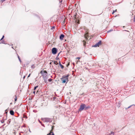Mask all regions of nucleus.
<instances>
[{
  "mask_svg": "<svg viewBox=\"0 0 135 135\" xmlns=\"http://www.w3.org/2000/svg\"><path fill=\"white\" fill-rule=\"evenodd\" d=\"M53 126H52V129H53Z\"/></svg>",
  "mask_w": 135,
  "mask_h": 135,
  "instance_id": "28",
  "label": "nucleus"
},
{
  "mask_svg": "<svg viewBox=\"0 0 135 135\" xmlns=\"http://www.w3.org/2000/svg\"><path fill=\"white\" fill-rule=\"evenodd\" d=\"M64 37V35L63 34H61L60 36V38L61 40H62Z\"/></svg>",
  "mask_w": 135,
  "mask_h": 135,
  "instance_id": "9",
  "label": "nucleus"
},
{
  "mask_svg": "<svg viewBox=\"0 0 135 135\" xmlns=\"http://www.w3.org/2000/svg\"><path fill=\"white\" fill-rule=\"evenodd\" d=\"M33 93H34V94H35V91H34L33 92Z\"/></svg>",
  "mask_w": 135,
  "mask_h": 135,
  "instance_id": "27",
  "label": "nucleus"
},
{
  "mask_svg": "<svg viewBox=\"0 0 135 135\" xmlns=\"http://www.w3.org/2000/svg\"><path fill=\"white\" fill-rule=\"evenodd\" d=\"M85 107V104H83L80 106V108L79 109V111H81L83 110L84 108Z\"/></svg>",
  "mask_w": 135,
  "mask_h": 135,
  "instance_id": "5",
  "label": "nucleus"
},
{
  "mask_svg": "<svg viewBox=\"0 0 135 135\" xmlns=\"http://www.w3.org/2000/svg\"><path fill=\"white\" fill-rule=\"evenodd\" d=\"M42 126H44V125H43V124H42Z\"/></svg>",
  "mask_w": 135,
  "mask_h": 135,
  "instance_id": "30",
  "label": "nucleus"
},
{
  "mask_svg": "<svg viewBox=\"0 0 135 135\" xmlns=\"http://www.w3.org/2000/svg\"><path fill=\"white\" fill-rule=\"evenodd\" d=\"M134 21L135 22V16L134 17Z\"/></svg>",
  "mask_w": 135,
  "mask_h": 135,
  "instance_id": "22",
  "label": "nucleus"
},
{
  "mask_svg": "<svg viewBox=\"0 0 135 135\" xmlns=\"http://www.w3.org/2000/svg\"><path fill=\"white\" fill-rule=\"evenodd\" d=\"M43 120L45 122H51L52 121V120L50 118H46L44 119Z\"/></svg>",
  "mask_w": 135,
  "mask_h": 135,
  "instance_id": "2",
  "label": "nucleus"
},
{
  "mask_svg": "<svg viewBox=\"0 0 135 135\" xmlns=\"http://www.w3.org/2000/svg\"><path fill=\"white\" fill-rule=\"evenodd\" d=\"M80 61V60H78L77 61V62H76V63L77 64L78 62H79Z\"/></svg>",
  "mask_w": 135,
  "mask_h": 135,
  "instance_id": "23",
  "label": "nucleus"
},
{
  "mask_svg": "<svg viewBox=\"0 0 135 135\" xmlns=\"http://www.w3.org/2000/svg\"><path fill=\"white\" fill-rule=\"evenodd\" d=\"M57 52V49L56 48H53L52 49V53L54 54H55Z\"/></svg>",
  "mask_w": 135,
  "mask_h": 135,
  "instance_id": "6",
  "label": "nucleus"
},
{
  "mask_svg": "<svg viewBox=\"0 0 135 135\" xmlns=\"http://www.w3.org/2000/svg\"><path fill=\"white\" fill-rule=\"evenodd\" d=\"M83 41H84V46H85V45L86 42H85L84 40Z\"/></svg>",
  "mask_w": 135,
  "mask_h": 135,
  "instance_id": "14",
  "label": "nucleus"
},
{
  "mask_svg": "<svg viewBox=\"0 0 135 135\" xmlns=\"http://www.w3.org/2000/svg\"><path fill=\"white\" fill-rule=\"evenodd\" d=\"M52 133V132H51V131L50 133H49L48 134H47V135H51V133Z\"/></svg>",
  "mask_w": 135,
  "mask_h": 135,
  "instance_id": "13",
  "label": "nucleus"
},
{
  "mask_svg": "<svg viewBox=\"0 0 135 135\" xmlns=\"http://www.w3.org/2000/svg\"><path fill=\"white\" fill-rule=\"evenodd\" d=\"M4 36H3L2 38L1 39V40L0 41V43H2V44H5V43L4 42V41H1V40L3 38H4Z\"/></svg>",
  "mask_w": 135,
  "mask_h": 135,
  "instance_id": "8",
  "label": "nucleus"
},
{
  "mask_svg": "<svg viewBox=\"0 0 135 135\" xmlns=\"http://www.w3.org/2000/svg\"><path fill=\"white\" fill-rule=\"evenodd\" d=\"M30 74L29 75H28V77H29L30 76Z\"/></svg>",
  "mask_w": 135,
  "mask_h": 135,
  "instance_id": "24",
  "label": "nucleus"
},
{
  "mask_svg": "<svg viewBox=\"0 0 135 135\" xmlns=\"http://www.w3.org/2000/svg\"><path fill=\"white\" fill-rule=\"evenodd\" d=\"M101 44V41H100L98 42L95 45H94L93 47H99V46Z\"/></svg>",
  "mask_w": 135,
  "mask_h": 135,
  "instance_id": "4",
  "label": "nucleus"
},
{
  "mask_svg": "<svg viewBox=\"0 0 135 135\" xmlns=\"http://www.w3.org/2000/svg\"><path fill=\"white\" fill-rule=\"evenodd\" d=\"M117 11V10L116 9L115 10V11H113V13H112V14H113V13H114L115 12H116Z\"/></svg>",
  "mask_w": 135,
  "mask_h": 135,
  "instance_id": "18",
  "label": "nucleus"
},
{
  "mask_svg": "<svg viewBox=\"0 0 135 135\" xmlns=\"http://www.w3.org/2000/svg\"><path fill=\"white\" fill-rule=\"evenodd\" d=\"M9 120V122H10V120Z\"/></svg>",
  "mask_w": 135,
  "mask_h": 135,
  "instance_id": "29",
  "label": "nucleus"
},
{
  "mask_svg": "<svg viewBox=\"0 0 135 135\" xmlns=\"http://www.w3.org/2000/svg\"><path fill=\"white\" fill-rule=\"evenodd\" d=\"M84 37L85 39L86 40L88 39V32L86 33L84 35Z\"/></svg>",
  "mask_w": 135,
  "mask_h": 135,
  "instance_id": "7",
  "label": "nucleus"
},
{
  "mask_svg": "<svg viewBox=\"0 0 135 135\" xmlns=\"http://www.w3.org/2000/svg\"><path fill=\"white\" fill-rule=\"evenodd\" d=\"M10 114L11 115H14V112H13V111L12 110H11L10 111Z\"/></svg>",
  "mask_w": 135,
  "mask_h": 135,
  "instance_id": "10",
  "label": "nucleus"
},
{
  "mask_svg": "<svg viewBox=\"0 0 135 135\" xmlns=\"http://www.w3.org/2000/svg\"><path fill=\"white\" fill-rule=\"evenodd\" d=\"M41 73L44 77H45L47 75V72L45 71H41Z\"/></svg>",
  "mask_w": 135,
  "mask_h": 135,
  "instance_id": "3",
  "label": "nucleus"
},
{
  "mask_svg": "<svg viewBox=\"0 0 135 135\" xmlns=\"http://www.w3.org/2000/svg\"><path fill=\"white\" fill-rule=\"evenodd\" d=\"M69 75H68L66 76H62V78L61 79L62 83H67L68 81V77Z\"/></svg>",
  "mask_w": 135,
  "mask_h": 135,
  "instance_id": "1",
  "label": "nucleus"
},
{
  "mask_svg": "<svg viewBox=\"0 0 135 135\" xmlns=\"http://www.w3.org/2000/svg\"><path fill=\"white\" fill-rule=\"evenodd\" d=\"M54 63L56 65H57L58 64V63H57V61H54Z\"/></svg>",
  "mask_w": 135,
  "mask_h": 135,
  "instance_id": "11",
  "label": "nucleus"
},
{
  "mask_svg": "<svg viewBox=\"0 0 135 135\" xmlns=\"http://www.w3.org/2000/svg\"><path fill=\"white\" fill-rule=\"evenodd\" d=\"M17 100V99L16 98H15V101H16Z\"/></svg>",
  "mask_w": 135,
  "mask_h": 135,
  "instance_id": "25",
  "label": "nucleus"
},
{
  "mask_svg": "<svg viewBox=\"0 0 135 135\" xmlns=\"http://www.w3.org/2000/svg\"><path fill=\"white\" fill-rule=\"evenodd\" d=\"M132 105L130 106L127 108L126 109H128V108H130Z\"/></svg>",
  "mask_w": 135,
  "mask_h": 135,
  "instance_id": "16",
  "label": "nucleus"
},
{
  "mask_svg": "<svg viewBox=\"0 0 135 135\" xmlns=\"http://www.w3.org/2000/svg\"><path fill=\"white\" fill-rule=\"evenodd\" d=\"M18 59H19V61H21V60H20V58L19 57V56H18Z\"/></svg>",
  "mask_w": 135,
  "mask_h": 135,
  "instance_id": "19",
  "label": "nucleus"
},
{
  "mask_svg": "<svg viewBox=\"0 0 135 135\" xmlns=\"http://www.w3.org/2000/svg\"><path fill=\"white\" fill-rule=\"evenodd\" d=\"M38 87V86H35L34 87V90H35L36 88H37Z\"/></svg>",
  "mask_w": 135,
  "mask_h": 135,
  "instance_id": "17",
  "label": "nucleus"
},
{
  "mask_svg": "<svg viewBox=\"0 0 135 135\" xmlns=\"http://www.w3.org/2000/svg\"><path fill=\"white\" fill-rule=\"evenodd\" d=\"M80 59V58L79 57H77L76 58V59H78V60Z\"/></svg>",
  "mask_w": 135,
  "mask_h": 135,
  "instance_id": "20",
  "label": "nucleus"
},
{
  "mask_svg": "<svg viewBox=\"0 0 135 135\" xmlns=\"http://www.w3.org/2000/svg\"><path fill=\"white\" fill-rule=\"evenodd\" d=\"M52 135H54V134L53 132H52Z\"/></svg>",
  "mask_w": 135,
  "mask_h": 135,
  "instance_id": "26",
  "label": "nucleus"
},
{
  "mask_svg": "<svg viewBox=\"0 0 135 135\" xmlns=\"http://www.w3.org/2000/svg\"><path fill=\"white\" fill-rule=\"evenodd\" d=\"M52 79H49L48 80V81L50 82L51 81H52Z\"/></svg>",
  "mask_w": 135,
  "mask_h": 135,
  "instance_id": "15",
  "label": "nucleus"
},
{
  "mask_svg": "<svg viewBox=\"0 0 135 135\" xmlns=\"http://www.w3.org/2000/svg\"><path fill=\"white\" fill-rule=\"evenodd\" d=\"M60 65L61 66V68H63V66L61 64H60Z\"/></svg>",
  "mask_w": 135,
  "mask_h": 135,
  "instance_id": "12",
  "label": "nucleus"
},
{
  "mask_svg": "<svg viewBox=\"0 0 135 135\" xmlns=\"http://www.w3.org/2000/svg\"><path fill=\"white\" fill-rule=\"evenodd\" d=\"M5 0H1V1L2 2H3Z\"/></svg>",
  "mask_w": 135,
  "mask_h": 135,
  "instance_id": "21",
  "label": "nucleus"
}]
</instances>
